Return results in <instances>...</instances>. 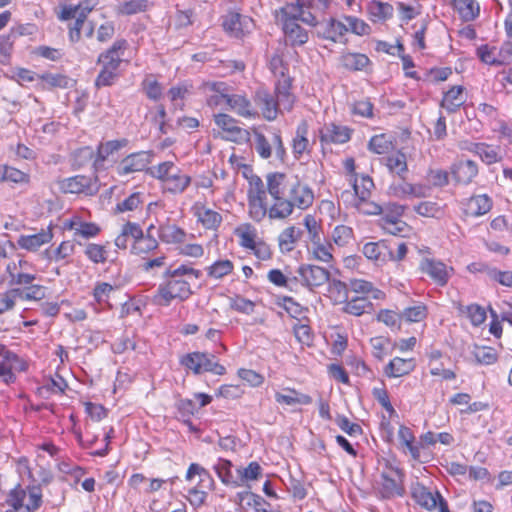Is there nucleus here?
Returning a JSON list of instances; mask_svg holds the SVG:
<instances>
[{
	"mask_svg": "<svg viewBox=\"0 0 512 512\" xmlns=\"http://www.w3.org/2000/svg\"><path fill=\"white\" fill-rule=\"evenodd\" d=\"M349 288L356 294H362L365 297H371L379 300L383 299L385 294L381 290L374 287V285L363 279H352L349 282Z\"/></svg>",
	"mask_w": 512,
	"mask_h": 512,
	"instance_id": "41",
	"label": "nucleus"
},
{
	"mask_svg": "<svg viewBox=\"0 0 512 512\" xmlns=\"http://www.w3.org/2000/svg\"><path fill=\"white\" fill-rule=\"evenodd\" d=\"M207 104L212 108L224 109L228 106V87L224 82H207L203 85Z\"/></svg>",
	"mask_w": 512,
	"mask_h": 512,
	"instance_id": "19",
	"label": "nucleus"
},
{
	"mask_svg": "<svg viewBox=\"0 0 512 512\" xmlns=\"http://www.w3.org/2000/svg\"><path fill=\"white\" fill-rule=\"evenodd\" d=\"M412 497L418 505L427 510H433L438 507L439 512H450L448 504L442 495L438 491H430L423 485H416L413 488Z\"/></svg>",
	"mask_w": 512,
	"mask_h": 512,
	"instance_id": "12",
	"label": "nucleus"
},
{
	"mask_svg": "<svg viewBox=\"0 0 512 512\" xmlns=\"http://www.w3.org/2000/svg\"><path fill=\"white\" fill-rule=\"evenodd\" d=\"M308 123L301 121L296 129L295 136L292 141V149L296 158H300L304 153L309 152L310 142L308 140Z\"/></svg>",
	"mask_w": 512,
	"mask_h": 512,
	"instance_id": "33",
	"label": "nucleus"
},
{
	"mask_svg": "<svg viewBox=\"0 0 512 512\" xmlns=\"http://www.w3.org/2000/svg\"><path fill=\"white\" fill-rule=\"evenodd\" d=\"M153 153L150 151H140L126 156L117 165L116 172L119 176H127L135 172L145 170L152 162Z\"/></svg>",
	"mask_w": 512,
	"mask_h": 512,
	"instance_id": "13",
	"label": "nucleus"
},
{
	"mask_svg": "<svg viewBox=\"0 0 512 512\" xmlns=\"http://www.w3.org/2000/svg\"><path fill=\"white\" fill-rule=\"evenodd\" d=\"M248 214L255 222L288 219L296 209L306 210L314 202L311 187L297 176L280 172L266 175L265 183L257 176L248 178Z\"/></svg>",
	"mask_w": 512,
	"mask_h": 512,
	"instance_id": "1",
	"label": "nucleus"
},
{
	"mask_svg": "<svg viewBox=\"0 0 512 512\" xmlns=\"http://www.w3.org/2000/svg\"><path fill=\"white\" fill-rule=\"evenodd\" d=\"M53 238L51 229L41 230L32 235H21L17 240V245L27 251L35 252L44 244L49 243Z\"/></svg>",
	"mask_w": 512,
	"mask_h": 512,
	"instance_id": "25",
	"label": "nucleus"
},
{
	"mask_svg": "<svg viewBox=\"0 0 512 512\" xmlns=\"http://www.w3.org/2000/svg\"><path fill=\"white\" fill-rule=\"evenodd\" d=\"M217 127L223 132L222 138L235 143H244L251 140V133L237 125V120L228 114L214 115Z\"/></svg>",
	"mask_w": 512,
	"mask_h": 512,
	"instance_id": "9",
	"label": "nucleus"
},
{
	"mask_svg": "<svg viewBox=\"0 0 512 512\" xmlns=\"http://www.w3.org/2000/svg\"><path fill=\"white\" fill-rule=\"evenodd\" d=\"M414 368L415 361L413 358L405 359L395 357L387 364L384 373L387 377L397 378L409 374Z\"/></svg>",
	"mask_w": 512,
	"mask_h": 512,
	"instance_id": "29",
	"label": "nucleus"
},
{
	"mask_svg": "<svg viewBox=\"0 0 512 512\" xmlns=\"http://www.w3.org/2000/svg\"><path fill=\"white\" fill-rule=\"evenodd\" d=\"M42 502V494L39 487L23 488L18 485L8 495L7 503L11 508H18L23 512H34Z\"/></svg>",
	"mask_w": 512,
	"mask_h": 512,
	"instance_id": "5",
	"label": "nucleus"
},
{
	"mask_svg": "<svg viewBox=\"0 0 512 512\" xmlns=\"http://www.w3.org/2000/svg\"><path fill=\"white\" fill-rule=\"evenodd\" d=\"M476 148L478 149L477 156H479L481 161L486 165L499 163L503 160L504 155L500 146L481 142L480 146Z\"/></svg>",
	"mask_w": 512,
	"mask_h": 512,
	"instance_id": "43",
	"label": "nucleus"
},
{
	"mask_svg": "<svg viewBox=\"0 0 512 512\" xmlns=\"http://www.w3.org/2000/svg\"><path fill=\"white\" fill-rule=\"evenodd\" d=\"M233 270V263L230 260H219L208 267V275L215 279H220Z\"/></svg>",
	"mask_w": 512,
	"mask_h": 512,
	"instance_id": "58",
	"label": "nucleus"
},
{
	"mask_svg": "<svg viewBox=\"0 0 512 512\" xmlns=\"http://www.w3.org/2000/svg\"><path fill=\"white\" fill-rule=\"evenodd\" d=\"M0 182L28 184L30 175L12 166L2 165L0 166Z\"/></svg>",
	"mask_w": 512,
	"mask_h": 512,
	"instance_id": "45",
	"label": "nucleus"
},
{
	"mask_svg": "<svg viewBox=\"0 0 512 512\" xmlns=\"http://www.w3.org/2000/svg\"><path fill=\"white\" fill-rule=\"evenodd\" d=\"M100 232V228L97 224L92 222H85L81 219L77 227V231L74 233V237H80L83 239H89L97 236Z\"/></svg>",
	"mask_w": 512,
	"mask_h": 512,
	"instance_id": "64",
	"label": "nucleus"
},
{
	"mask_svg": "<svg viewBox=\"0 0 512 512\" xmlns=\"http://www.w3.org/2000/svg\"><path fill=\"white\" fill-rule=\"evenodd\" d=\"M177 170L178 167H176L173 162L166 161L152 167L150 169V174L152 177L159 179L164 186L167 179L170 178V175H173Z\"/></svg>",
	"mask_w": 512,
	"mask_h": 512,
	"instance_id": "50",
	"label": "nucleus"
},
{
	"mask_svg": "<svg viewBox=\"0 0 512 512\" xmlns=\"http://www.w3.org/2000/svg\"><path fill=\"white\" fill-rule=\"evenodd\" d=\"M290 87L291 79L289 77H284V80H278L276 83L275 94L280 111H289L293 107L295 99L293 94L290 92Z\"/></svg>",
	"mask_w": 512,
	"mask_h": 512,
	"instance_id": "27",
	"label": "nucleus"
},
{
	"mask_svg": "<svg viewBox=\"0 0 512 512\" xmlns=\"http://www.w3.org/2000/svg\"><path fill=\"white\" fill-rule=\"evenodd\" d=\"M378 321L384 323L391 329H400V322L402 320L401 313H396L392 310H381L377 315Z\"/></svg>",
	"mask_w": 512,
	"mask_h": 512,
	"instance_id": "63",
	"label": "nucleus"
},
{
	"mask_svg": "<svg viewBox=\"0 0 512 512\" xmlns=\"http://www.w3.org/2000/svg\"><path fill=\"white\" fill-rule=\"evenodd\" d=\"M59 189L64 193L94 195L99 191L96 177L76 175L58 182Z\"/></svg>",
	"mask_w": 512,
	"mask_h": 512,
	"instance_id": "11",
	"label": "nucleus"
},
{
	"mask_svg": "<svg viewBox=\"0 0 512 512\" xmlns=\"http://www.w3.org/2000/svg\"><path fill=\"white\" fill-rule=\"evenodd\" d=\"M465 101L466 99L463 94V87L454 86L445 93L441 102V107L452 113L462 106Z\"/></svg>",
	"mask_w": 512,
	"mask_h": 512,
	"instance_id": "42",
	"label": "nucleus"
},
{
	"mask_svg": "<svg viewBox=\"0 0 512 512\" xmlns=\"http://www.w3.org/2000/svg\"><path fill=\"white\" fill-rule=\"evenodd\" d=\"M126 139L121 140H110L104 143H100L97 148V154L94 159V166L98 167L101 165L110 155L119 151L127 145Z\"/></svg>",
	"mask_w": 512,
	"mask_h": 512,
	"instance_id": "38",
	"label": "nucleus"
},
{
	"mask_svg": "<svg viewBox=\"0 0 512 512\" xmlns=\"http://www.w3.org/2000/svg\"><path fill=\"white\" fill-rule=\"evenodd\" d=\"M364 256L378 264L387 262L393 256V251L386 241L368 242L363 246Z\"/></svg>",
	"mask_w": 512,
	"mask_h": 512,
	"instance_id": "21",
	"label": "nucleus"
},
{
	"mask_svg": "<svg viewBox=\"0 0 512 512\" xmlns=\"http://www.w3.org/2000/svg\"><path fill=\"white\" fill-rule=\"evenodd\" d=\"M374 187V183L369 176H361L360 179L355 177L353 179V189L358 200L368 199L371 189Z\"/></svg>",
	"mask_w": 512,
	"mask_h": 512,
	"instance_id": "52",
	"label": "nucleus"
},
{
	"mask_svg": "<svg viewBox=\"0 0 512 512\" xmlns=\"http://www.w3.org/2000/svg\"><path fill=\"white\" fill-rule=\"evenodd\" d=\"M286 43L291 46H302L308 42V32L297 22H288L282 25Z\"/></svg>",
	"mask_w": 512,
	"mask_h": 512,
	"instance_id": "30",
	"label": "nucleus"
},
{
	"mask_svg": "<svg viewBox=\"0 0 512 512\" xmlns=\"http://www.w3.org/2000/svg\"><path fill=\"white\" fill-rule=\"evenodd\" d=\"M85 255L95 264L104 263L107 260L105 246L96 243H89L86 246Z\"/></svg>",
	"mask_w": 512,
	"mask_h": 512,
	"instance_id": "59",
	"label": "nucleus"
},
{
	"mask_svg": "<svg viewBox=\"0 0 512 512\" xmlns=\"http://www.w3.org/2000/svg\"><path fill=\"white\" fill-rule=\"evenodd\" d=\"M369 62V58L361 53H346L342 56L343 65L350 70H362Z\"/></svg>",
	"mask_w": 512,
	"mask_h": 512,
	"instance_id": "49",
	"label": "nucleus"
},
{
	"mask_svg": "<svg viewBox=\"0 0 512 512\" xmlns=\"http://www.w3.org/2000/svg\"><path fill=\"white\" fill-rule=\"evenodd\" d=\"M142 86L147 97L152 100L157 101L163 95V87L153 76L146 77Z\"/></svg>",
	"mask_w": 512,
	"mask_h": 512,
	"instance_id": "57",
	"label": "nucleus"
},
{
	"mask_svg": "<svg viewBox=\"0 0 512 512\" xmlns=\"http://www.w3.org/2000/svg\"><path fill=\"white\" fill-rule=\"evenodd\" d=\"M222 26L231 36L241 38L253 28V20L238 12H229L223 17Z\"/></svg>",
	"mask_w": 512,
	"mask_h": 512,
	"instance_id": "16",
	"label": "nucleus"
},
{
	"mask_svg": "<svg viewBox=\"0 0 512 512\" xmlns=\"http://www.w3.org/2000/svg\"><path fill=\"white\" fill-rule=\"evenodd\" d=\"M379 470V480L376 481V485L381 498L391 499L396 496H403L405 489L402 470L389 460L379 462Z\"/></svg>",
	"mask_w": 512,
	"mask_h": 512,
	"instance_id": "3",
	"label": "nucleus"
},
{
	"mask_svg": "<svg viewBox=\"0 0 512 512\" xmlns=\"http://www.w3.org/2000/svg\"><path fill=\"white\" fill-rule=\"evenodd\" d=\"M455 9L465 21H472L479 15V5L475 0H452Z\"/></svg>",
	"mask_w": 512,
	"mask_h": 512,
	"instance_id": "46",
	"label": "nucleus"
},
{
	"mask_svg": "<svg viewBox=\"0 0 512 512\" xmlns=\"http://www.w3.org/2000/svg\"><path fill=\"white\" fill-rule=\"evenodd\" d=\"M199 476L197 487L191 488L188 492V501L194 507H200L204 504L207 493L203 489H212L214 480L210 473L197 463H192L186 473V480L191 481L194 476Z\"/></svg>",
	"mask_w": 512,
	"mask_h": 512,
	"instance_id": "6",
	"label": "nucleus"
},
{
	"mask_svg": "<svg viewBox=\"0 0 512 512\" xmlns=\"http://www.w3.org/2000/svg\"><path fill=\"white\" fill-rule=\"evenodd\" d=\"M372 307V303L365 296L351 298L344 306V311L354 316H360Z\"/></svg>",
	"mask_w": 512,
	"mask_h": 512,
	"instance_id": "48",
	"label": "nucleus"
},
{
	"mask_svg": "<svg viewBox=\"0 0 512 512\" xmlns=\"http://www.w3.org/2000/svg\"><path fill=\"white\" fill-rule=\"evenodd\" d=\"M329 278L330 273L327 269L312 264L300 265L294 275L295 284L300 283L310 290L324 285Z\"/></svg>",
	"mask_w": 512,
	"mask_h": 512,
	"instance_id": "7",
	"label": "nucleus"
},
{
	"mask_svg": "<svg viewBox=\"0 0 512 512\" xmlns=\"http://www.w3.org/2000/svg\"><path fill=\"white\" fill-rule=\"evenodd\" d=\"M391 145V141L384 134H380L375 135L370 139L368 148L373 153L381 155L387 153L390 150Z\"/></svg>",
	"mask_w": 512,
	"mask_h": 512,
	"instance_id": "61",
	"label": "nucleus"
},
{
	"mask_svg": "<svg viewBox=\"0 0 512 512\" xmlns=\"http://www.w3.org/2000/svg\"><path fill=\"white\" fill-rule=\"evenodd\" d=\"M303 236V231L301 228L290 225L286 228H284L278 235L277 241L278 246L283 254H287L292 252L297 243L300 241V239Z\"/></svg>",
	"mask_w": 512,
	"mask_h": 512,
	"instance_id": "24",
	"label": "nucleus"
},
{
	"mask_svg": "<svg viewBox=\"0 0 512 512\" xmlns=\"http://www.w3.org/2000/svg\"><path fill=\"white\" fill-rule=\"evenodd\" d=\"M127 48L128 42L125 39L116 40L109 49L99 55L98 64L104 68L118 72Z\"/></svg>",
	"mask_w": 512,
	"mask_h": 512,
	"instance_id": "17",
	"label": "nucleus"
},
{
	"mask_svg": "<svg viewBox=\"0 0 512 512\" xmlns=\"http://www.w3.org/2000/svg\"><path fill=\"white\" fill-rule=\"evenodd\" d=\"M155 228L153 224H151L148 229V235L144 236L142 229L140 228V236L137 237L132 244V253L139 256H144L149 254L158 248L157 240L150 235V232Z\"/></svg>",
	"mask_w": 512,
	"mask_h": 512,
	"instance_id": "32",
	"label": "nucleus"
},
{
	"mask_svg": "<svg viewBox=\"0 0 512 512\" xmlns=\"http://www.w3.org/2000/svg\"><path fill=\"white\" fill-rule=\"evenodd\" d=\"M304 0H297L296 3H288L275 11L277 22L284 25L288 22H297L301 20L307 25L315 24V16L304 9Z\"/></svg>",
	"mask_w": 512,
	"mask_h": 512,
	"instance_id": "10",
	"label": "nucleus"
},
{
	"mask_svg": "<svg viewBox=\"0 0 512 512\" xmlns=\"http://www.w3.org/2000/svg\"><path fill=\"white\" fill-rule=\"evenodd\" d=\"M427 315V309L426 306L423 304H418L415 306L407 307L403 310L401 313L402 319H404L406 322H420L422 321Z\"/></svg>",
	"mask_w": 512,
	"mask_h": 512,
	"instance_id": "60",
	"label": "nucleus"
},
{
	"mask_svg": "<svg viewBox=\"0 0 512 512\" xmlns=\"http://www.w3.org/2000/svg\"><path fill=\"white\" fill-rule=\"evenodd\" d=\"M166 281L158 287L154 301L158 305L168 306L172 301H184L192 294L191 283L201 277V271L194 269L190 265H180L165 271Z\"/></svg>",
	"mask_w": 512,
	"mask_h": 512,
	"instance_id": "2",
	"label": "nucleus"
},
{
	"mask_svg": "<svg viewBox=\"0 0 512 512\" xmlns=\"http://www.w3.org/2000/svg\"><path fill=\"white\" fill-rule=\"evenodd\" d=\"M39 78L45 88H68L71 83V79L63 74L46 73Z\"/></svg>",
	"mask_w": 512,
	"mask_h": 512,
	"instance_id": "51",
	"label": "nucleus"
},
{
	"mask_svg": "<svg viewBox=\"0 0 512 512\" xmlns=\"http://www.w3.org/2000/svg\"><path fill=\"white\" fill-rule=\"evenodd\" d=\"M476 362L482 365H491L497 361L495 349L486 346H476L472 352Z\"/></svg>",
	"mask_w": 512,
	"mask_h": 512,
	"instance_id": "53",
	"label": "nucleus"
},
{
	"mask_svg": "<svg viewBox=\"0 0 512 512\" xmlns=\"http://www.w3.org/2000/svg\"><path fill=\"white\" fill-rule=\"evenodd\" d=\"M140 236V226L136 223L128 222L121 228L120 233L116 236L114 243L119 249H126L128 245L133 244L134 240Z\"/></svg>",
	"mask_w": 512,
	"mask_h": 512,
	"instance_id": "40",
	"label": "nucleus"
},
{
	"mask_svg": "<svg viewBox=\"0 0 512 512\" xmlns=\"http://www.w3.org/2000/svg\"><path fill=\"white\" fill-rule=\"evenodd\" d=\"M419 270L427 275L436 285L444 287L454 273V269L441 260L423 257L419 263Z\"/></svg>",
	"mask_w": 512,
	"mask_h": 512,
	"instance_id": "8",
	"label": "nucleus"
},
{
	"mask_svg": "<svg viewBox=\"0 0 512 512\" xmlns=\"http://www.w3.org/2000/svg\"><path fill=\"white\" fill-rule=\"evenodd\" d=\"M142 202V194L135 192L124 200L118 202L116 210L120 213L134 211L142 204Z\"/></svg>",
	"mask_w": 512,
	"mask_h": 512,
	"instance_id": "62",
	"label": "nucleus"
},
{
	"mask_svg": "<svg viewBox=\"0 0 512 512\" xmlns=\"http://www.w3.org/2000/svg\"><path fill=\"white\" fill-rule=\"evenodd\" d=\"M227 107L238 116L244 118H255L258 115L250 100L247 99L244 95H230Z\"/></svg>",
	"mask_w": 512,
	"mask_h": 512,
	"instance_id": "26",
	"label": "nucleus"
},
{
	"mask_svg": "<svg viewBox=\"0 0 512 512\" xmlns=\"http://www.w3.org/2000/svg\"><path fill=\"white\" fill-rule=\"evenodd\" d=\"M158 236L166 244H183L187 238V233L175 224L165 223L160 224Z\"/></svg>",
	"mask_w": 512,
	"mask_h": 512,
	"instance_id": "28",
	"label": "nucleus"
},
{
	"mask_svg": "<svg viewBox=\"0 0 512 512\" xmlns=\"http://www.w3.org/2000/svg\"><path fill=\"white\" fill-rule=\"evenodd\" d=\"M386 166L390 172L401 175L407 171L405 154L396 152L386 158Z\"/></svg>",
	"mask_w": 512,
	"mask_h": 512,
	"instance_id": "54",
	"label": "nucleus"
},
{
	"mask_svg": "<svg viewBox=\"0 0 512 512\" xmlns=\"http://www.w3.org/2000/svg\"><path fill=\"white\" fill-rule=\"evenodd\" d=\"M353 130L348 126L330 122L324 124L319 131V137L321 144H344L347 143L352 136Z\"/></svg>",
	"mask_w": 512,
	"mask_h": 512,
	"instance_id": "14",
	"label": "nucleus"
},
{
	"mask_svg": "<svg viewBox=\"0 0 512 512\" xmlns=\"http://www.w3.org/2000/svg\"><path fill=\"white\" fill-rule=\"evenodd\" d=\"M330 240L333 246L339 248L350 246L354 241L353 228L344 224L336 225L330 233Z\"/></svg>",
	"mask_w": 512,
	"mask_h": 512,
	"instance_id": "36",
	"label": "nucleus"
},
{
	"mask_svg": "<svg viewBox=\"0 0 512 512\" xmlns=\"http://www.w3.org/2000/svg\"><path fill=\"white\" fill-rule=\"evenodd\" d=\"M491 208V199L486 194H482L473 196L467 201L465 213L467 216L478 217L488 213Z\"/></svg>",
	"mask_w": 512,
	"mask_h": 512,
	"instance_id": "34",
	"label": "nucleus"
},
{
	"mask_svg": "<svg viewBox=\"0 0 512 512\" xmlns=\"http://www.w3.org/2000/svg\"><path fill=\"white\" fill-rule=\"evenodd\" d=\"M213 468L224 485L234 487V484H237V482L234 481V474L232 472L233 465L231 461L220 458Z\"/></svg>",
	"mask_w": 512,
	"mask_h": 512,
	"instance_id": "47",
	"label": "nucleus"
},
{
	"mask_svg": "<svg viewBox=\"0 0 512 512\" xmlns=\"http://www.w3.org/2000/svg\"><path fill=\"white\" fill-rule=\"evenodd\" d=\"M255 103L260 108L265 119L272 121L276 119L279 110L277 101L272 94L265 89L257 90L255 94Z\"/></svg>",
	"mask_w": 512,
	"mask_h": 512,
	"instance_id": "23",
	"label": "nucleus"
},
{
	"mask_svg": "<svg viewBox=\"0 0 512 512\" xmlns=\"http://www.w3.org/2000/svg\"><path fill=\"white\" fill-rule=\"evenodd\" d=\"M17 355L6 351L3 360L0 362V377H3L6 383H10L14 380V374L12 373L13 363L17 361Z\"/></svg>",
	"mask_w": 512,
	"mask_h": 512,
	"instance_id": "55",
	"label": "nucleus"
},
{
	"mask_svg": "<svg viewBox=\"0 0 512 512\" xmlns=\"http://www.w3.org/2000/svg\"><path fill=\"white\" fill-rule=\"evenodd\" d=\"M275 400L277 403H283L288 406L308 405L312 402V398L309 395L298 392L292 388H285L283 392H276Z\"/></svg>",
	"mask_w": 512,
	"mask_h": 512,
	"instance_id": "35",
	"label": "nucleus"
},
{
	"mask_svg": "<svg viewBox=\"0 0 512 512\" xmlns=\"http://www.w3.org/2000/svg\"><path fill=\"white\" fill-rule=\"evenodd\" d=\"M193 213L205 229L216 230L222 223L221 214L205 205L196 203L193 206Z\"/></svg>",
	"mask_w": 512,
	"mask_h": 512,
	"instance_id": "22",
	"label": "nucleus"
},
{
	"mask_svg": "<svg viewBox=\"0 0 512 512\" xmlns=\"http://www.w3.org/2000/svg\"><path fill=\"white\" fill-rule=\"evenodd\" d=\"M451 173L457 183L470 184L478 175V165L472 160H458L451 166Z\"/></svg>",
	"mask_w": 512,
	"mask_h": 512,
	"instance_id": "20",
	"label": "nucleus"
},
{
	"mask_svg": "<svg viewBox=\"0 0 512 512\" xmlns=\"http://www.w3.org/2000/svg\"><path fill=\"white\" fill-rule=\"evenodd\" d=\"M234 234L239 239V245L247 250L254 247V244L259 240L257 229L250 223H244L236 227Z\"/></svg>",
	"mask_w": 512,
	"mask_h": 512,
	"instance_id": "39",
	"label": "nucleus"
},
{
	"mask_svg": "<svg viewBox=\"0 0 512 512\" xmlns=\"http://www.w3.org/2000/svg\"><path fill=\"white\" fill-rule=\"evenodd\" d=\"M333 250L332 243H326L324 240L307 245L309 258L326 264L333 262Z\"/></svg>",
	"mask_w": 512,
	"mask_h": 512,
	"instance_id": "31",
	"label": "nucleus"
},
{
	"mask_svg": "<svg viewBox=\"0 0 512 512\" xmlns=\"http://www.w3.org/2000/svg\"><path fill=\"white\" fill-rule=\"evenodd\" d=\"M253 142L252 146L258 155L263 159L272 156L273 149L276 156L282 158L285 154V148L282 142L280 131L273 127L252 128Z\"/></svg>",
	"mask_w": 512,
	"mask_h": 512,
	"instance_id": "4",
	"label": "nucleus"
},
{
	"mask_svg": "<svg viewBox=\"0 0 512 512\" xmlns=\"http://www.w3.org/2000/svg\"><path fill=\"white\" fill-rule=\"evenodd\" d=\"M148 6L147 0H128L119 5L118 11L122 15H133L146 11Z\"/></svg>",
	"mask_w": 512,
	"mask_h": 512,
	"instance_id": "56",
	"label": "nucleus"
},
{
	"mask_svg": "<svg viewBox=\"0 0 512 512\" xmlns=\"http://www.w3.org/2000/svg\"><path fill=\"white\" fill-rule=\"evenodd\" d=\"M512 44L505 43L500 50L489 45H481L477 48V55L480 60L488 65H505L510 62Z\"/></svg>",
	"mask_w": 512,
	"mask_h": 512,
	"instance_id": "15",
	"label": "nucleus"
},
{
	"mask_svg": "<svg viewBox=\"0 0 512 512\" xmlns=\"http://www.w3.org/2000/svg\"><path fill=\"white\" fill-rule=\"evenodd\" d=\"M312 26L316 28V34L318 37L332 42L340 41V39L348 32L347 25L334 18H329L321 22L315 20V24Z\"/></svg>",
	"mask_w": 512,
	"mask_h": 512,
	"instance_id": "18",
	"label": "nucleus"
},
{
	"mask_svg": "<svg viewBox=\"0 0 512 512\" xmlns=\"http://www.w3.org/2000/svg\"><path fill=\"white\" fill-rule=\"evenodd\" d=\"M191 177L178 168L177 172L173 175H170V178L167 179L166 184L163 186L164 189L173 194H180L185 191V189L190 185Z\"/></svg>",
	"mask_w": 512,
	"mask_h": 512,
	"instance_id": "44",
	"label": "nucleus"
},
{
	"mask_svg": "<svg viewBox=\"0 0 512 512\" xmlns=\"http://www.w3.org/2000/svg\"><path fill=\"white\" fill-rule=\"evenodd\" d=\"M398 438L403 447L409 452L414 460H420L422 444H415V437L410 428L401 425L398 430Z\"/></svg>",
	"mask_w": 512,
	"mask_h": 512,
	"instance_id": "37",
	"label": "nucleus"
}]
</instances>
